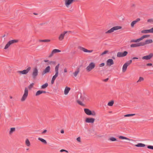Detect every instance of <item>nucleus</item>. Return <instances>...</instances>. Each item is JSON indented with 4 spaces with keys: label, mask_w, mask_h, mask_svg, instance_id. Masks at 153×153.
Wrapping results in <instances>:
<instances>
[{
    "label": "nucleus",
    "mask_w": 153,
    "mask_h": 153,
    "mask_svg": "<svg viewBox=\"0 0 153 153\" xmlns=\"http://www.w3.org/2000/svg\"><path fill=\"white\" fill-rule=\"evenodd\" d=\"M141 42L137 43L132 44L130 45V47L131 48H134L142 46Z\"/></svg>",
    "instance_id": "nucleus-20"
},
{
    "label": "nucleus",
    "mask_w": 153,
    "mask_h": 153,
    "mask_svg": "<svg viewBox=\"0 0 153 153\" xmlns=\"http://www.w3.org/2000/svg\"><path fill=\"white\" fill-rule=\"evenodd\" d=\"M118 138L121 140H126L129 141H132V140L131 139L129 138H128L126 137H124L122 136H118Z\"/></svg>",
    "instance_id": "nucleus-22"
},
{
    "label": "nucleus",
    "mask_w": 153,
    "mask_h": 153,
    "mask_svg": "<svg viewBox=\"0 0 153 153\" xmlns=\"http://www.w3.org/2000/svg\"><path fill=\"white\" fill-rule=\"evenodd\" d=\"M48 86V84L47 83H45L44 84L41 86L42 89H44L46 88Z\"/></svg>",
    "instance_id": "nucleus-33"
},
{
    "label": "nucleus",
    "mask_w": 153,
    "mask_h": 153,
    "mask_svg": "<svg viewBox=\"0 0 153 153\" xmlns=\"http://www.w3.org/2000/svg\"><path fill=\"white\" fill-rule=\"evenodd\" d=\"M80 72L79 68H77L76 70L73 73V75L74 77H76Z\"/></svg>",
    "instance_id": "nucleus-24"
},
{
    "label": "nucleus",
    "mask_w": 153,
    "mask_h": 153,
    "mask_svg": "<svg viewBox=\"0 0 153 153\" xmlns=\"http://www.w3.org/2000/svg\"><path fill=\"white\" fill-rule=\"evenodd\" d=\"M131 7H136V5L135 4L133 3L131 4Z\"/></svg>",
    "instance_id": "nucleus-50"
},
{
    "label": "nucleus",
    "mask_w": 153,
    "mask_h": 153,
    "mask_svg": "<svg viewBox=\"0 0 153 153\" xmlns=\"http://www.w3.org/2000/svg\"><path fill=\"white\" fill-rule=\"evenodd\" d=\"M114 64L113 60L112 59H109L106 61V65L107 66H110L111 65Z\"/></svg>",
    "instance_id": "nucleus-18"
},
{
    "label": "nucleus",
    "mask_w": 153,
    "mask_h": 153,
    "mask_svg": "<svg viewBox=\"0 0 153 153\" xmlns=\"http://www.w3.org/2000/svg\"><path fill=\"white\" fill-rule=\"evenodd\" d=\"M141 32L142 33H153V29L152 28L149 30H142Z\"/></svg>",
    "instance_id": "nucleus-21"
},
{
    "label": "nucleus",
    "mask_w": 153,
    "mask_h": 153,
    "mask_svg": "<svg viewBox=\"0 0 153 153\" xmlns=\"http://www.w3.org/2000/svg\"><path fill=\"white\" fill-rule=\"evenodd\" d=\"M95 121V119L92 117H87L85 118V121L87 123L93 124Z\"/></svg>",
    "instance_id": "nucleus-12"
},
{
    "label": "nucleus",
    "mask_w": 153,
    "mask_h": 153,
    "mask_svg": "<svg viewBox=\"0 0 153 153\" xmlns=\"http://www.w3.org/2000/svg\"><path fill=\"white\" fill-rule=\"evenodd\" d=\"M149 35H145L142 36L140 38L137 39V42H139L143 40V39L145 38H147L149 37Z\"/></svg>",
    "instance_id": "nucleus-23"
},
{
    "label": "nucleus",
    "mask_w": 153,
    "mask_h": 153,
    "mask_svg": "<svg viewBox=\"0 0 153 153\" xmlns=\"http://www.w3.org/2000/svg\"><path fill=\"white\" fill-rule=\"evenodd\" d=\"M34 84L32 83L28 86V88L29 89H31L33 87Z\"/></svg>",
    "instance_id": "nucleus-38"
},
{
    "label": "nucleus",
    "mask_w": 153,
    "mask_h": 153,
    "mask_svg": "<svg viewBox=\"0 0 153 153\" xmlns=\"http://www.w3.org/2000/svg\"><path fill=\"white\" fill-rule=\"evenodd\" d=\"M40 42H49L50 41V40L49 39H45V40H40Z\"/></svg>",
    "instance_id": "nucleus-39"
},
{
    "label": "nucleus",
    "mask_w": 153,
    "mask_h": 153,
    "mask_svg": "<svg viewBox=\"0 0 153 153\" xmlns=\"http://www.w3.org/2000/svg\"><path fill=\"white\" fill-rule=\"evenodd\" d=\"M18 41L16 40H13L9 41L5 45L4 49L6 50L8 49L10 46L15 43L18 42Z\"/></svg>",
    "instance_id": "nucleus-6"
},
{
    "label": "nucleus",
    "mask_w": 153,
    "mask_h": 153,
    "mask_svg": "<svg viewBox=\"0 0 153 153\" xmlns=\"http://www.w3.org/2000/svg\"><path fill=\"white\" fill-rule=\"evenodd\" d=\"M147 148L148 149H151L153 150V146H147Z\"/></svg>",
    "instance_id": "nucleus-46"
},
{
    "label": "nucleus",
    "mask_w": 153,
    "mask_h": 153,
    "mask_svg": "<svg viewBox=\"0 0 153 153\" xmlns=\"http://www.w3.org/2000/svg\"><path fill=\"white\" fill-rule=\"evenodd\" d=\"M114 103V102L113 100H111L109 102L108 104V105L109 106H112Z\"/></svg>",
    "instance_id": "nucleus-36"
},
{
    "label": "nucleus",
    "mask_w": 153,
    "mask_h": 153,
    "mask_svg": "<svg viewBox=\"0 0 153 153\" xmlns=\"http://www.w3.org/2000/svg\"><path fill=\"white\" fill-rule=\"evenodd\" d=\"M10 99H12L13 98V97L12 96H10Z\"/></svg>",
    "instance_id": "nucleus-56"
},
{
    "label": "nucleus",
    "mask_w": 153,
    "mask_h": 153,
    "mask_svg": "<svg viewBox=\"0 0 153 153\" xmlns=\"http://www.w3.org/2000/svg\"><path fill=\"white\" fill-rule=\"evenodd\" d=\"M145 146V144L140 143H138L137 144L134 145V146L138 147H144Z\"/></svg>",
    "instance_id": "nucleus-29"
},
{
    "label": "nucleus",
    "mask_w": 153,
    "mask_h": 153,
    "mask_svg": "<svg viewBox=\"0 0 153 153\" xmlns=\"http://www.w3.org/2000/svg\"><path fill=\"white\" fill-rule=\"evenodd\" d=\"M84 111L86 114L88 115H92L93 116H95L97 115V113L94 110L91 111L89 109L85 108L84 109Z\"/></svg>",
    "instance_id": "nucleus-4"
},
{
    "label": "nucleus",
    "mask_w": 153,
    "mask_h": 153,
    "mask_svg": "<svg viewBox=\"0 0 153 153\" xmlns=\"http://www.w3.org/2000/svg\"><path fill=\"white\" fill-rule=\"evenodd\" d=\"M60 52L61 51L59 49H54L52 51L51 53L49 56L48 57L49 58H51L53 56L54 54Z\"/></svg>",
    "instance_id": "nucleus-16"
},
{
    "label": "nucleus",
    "mask_w": 153,
    "mask_h": 153,
    "mask_svg": "<svg viewBox=\"0 0 153 153\" xmlns=\"http://www.w3.org/2000/svg\"><path fill=\"white\" fill-rule=\"evenodd\" d=\"M76 0H64L65 4L68 8L69 7L70 5Z\"/></svg>",
    "instance_id": "nucleus-11"
},
{
    "label": "nucleus",
    "mask_w": 153,
    "mask_h": 153,
    "mask_svg": "<svg viewBox=\"0 0 153 153\" xmlns=\"http://www.w3.org/2000/svg\"><path fill=\"white\" fill-rule=\"evenodd\" d=\"M60 152H66L67 153L68 152L67 151L64 150V149H61L60 151Z\"/></svg>",
    "instance_id": "nucleus-47"
},
{
    "label": "nucleus",
    "mask_w": 153,
    "mask_h": 153,
    "mask_svg": "<svg viewBox=\"0 0 153 153\" xmlns=\"http://www.w3.org/2000/svg\"><path fill=\"white\" fill-rule=\"evenodd\" d=\"M108 52V51H105L101 54V55H102L107 53Z\"/></svg>",
    "instance_id": "nucleus-44"
},
{
    "label": "nucleus",
    "mask_w": 153,
    "mask_h": 153,
    "mask_svg": "<svg viewBox=\"0 0 153 153\" xmlns=\"http://www.w3.org/2000/svg\"><path fill=\"white\" fill-rule=\"evenodd\" d=\"M61 133L62 134L64 133V131L63 130H61Z\"/></svg>",
    "instance_id": "nucleus-53"
},
{
    "label": "nucleus",
    "mask_w": 153,
    "mask_h": 153,
    "mask_svg": "<svg viewBox=\"0 0 153 153\" xmlns=\"http://www.w3.org/2000/svg\"><path fill=\"white\" fill-rule=\"evenodd\" d=\"M58 74L55 73V75L53 76V77L52 78L51 82V84H53L54 83V80L56 79V77L58 76Z\"/></svg>",
    "instance_id": "nucleus-27"
},
{
    "label": "nucleus",
    "mask_w": 153,
    "mask_h": 153,
    "mask_svg": "<svg viewBox=\"0 0 153 153\" xmlns=\"http://www.w3.org/2000/svg\"><path fill=\"white\" fill-rule=\"evenodd\" d=\"M31 69V67H29L26 70H24L22 71H18L17 73L20 74H26L28 73Z\"/></svg>",
    "instance_id": "nucleus-10"
},
{
    "label": "nucleus",
    "mask_w": 153,
    "mask_h": 153,
    "mask_svg": "<svg viewBox=\"0 0 153 153\" xmlns=\"http://www.w3.org/2000/svg\"><path fill=\"white\" fill-rule=\"evenodd\" d=\"M28 94V91L27 88H25L24 92L21 97L20 100L22 102L25 101L27 99Z\"/></svg>",
    "instance_id": "nucleus-2"
},
{
    "label": "nucleus",
    "mask_w": 153,
    "mask_h": 153,
    "mask_svg": "<svg viewBox=\"0 0 153 153\" xmlns=\"http://www.w3.org/2000/svg\"><path fill=\"white\" fill-rule=\"evenodd\" d=\"M54 62H53V61H50L49 62V64H54Z\"/></svg>",
    "instance_id": "nucleus-52"
},
{
    "label": "nucleus",
    "mask_w": 153,
    "mask_h": 153,
    "mask_svg": "<svg viewBox=\"0 0 153 153\" xmlns=\"http://www.w3.org/2000/svg\"><path fill=\"white\" fill-rule=\"evenodd\" d=\"M47 130H44L42 133V134H44L45 133L47 132Z\"/></svg>",
    "instance_id": "nucleus-49"
},
{
    "label": "nucleus",
    "mask_w": 153,
    "mask_h": 153,
    "mask_svg": "<svg viewBox=\"0 0 153 153\" xmlns=\"http://www.w3.org/2000/svg\"><path fill=\"white\" fill-rule=\"evenodd\" d=\"M132 60H130L125 63L123 65L122 67V72H125L126 71L127 67L132 63Z\"/></svg>",
    "instance_id": "nucleus-8"
},
{
    "label": "nucleus",
    "mask_w": 153,
    "mask_h": 153,
    "mask_svg": "<svg viewBox=\"0 0 153 153\" xmlns=\"http://www.w3.org/2000/svg\"><path fill=\"white\" fill-rule=\"evenodd\" d=\"M135 115V114H127L125 115L124 116L125 117H132L133 116H134Z\"/></svg>",
    "instance_id": "nucleus-37"
},
{
    "label": "nucleus",
    "mask_w": 153,
    "mask_h": 153,
    "mask_svg": "<svg viewBox=\"0 0 153 153\" xmlns=\"http://www.w3.org/2000/svg\"><path fill=\"white\" fill-rule=\"evenodd\" d=\"M108 140L112 142L116 141H117V138L114 137H111L108 139Z\"/></svg>",
    "instance_id": "nucleus-31"
},
{
    "label": "nucleus",
    "mask_w": 153,
    "mask_h": 153,
    "mask_svg": "<svg viewBox=\"0 0 153 153\" xmlns=\"http://www.w3.org/2000/svg\"><path fill=\"white\" fill-rule=\"evenodd\" d=\"M25 145L27 147H30L31 146V143L29 140L27 138L25 141Z\"/></svg>",
    "instance_id": "nucleus-26"
},
{
    "label": "nucleus",
    "mask_w": 153,
    "mask_h": 153,
    "mask_svg": "<svg viewBox=\"0 0 153 153\" xmlns=\"http://www.w3.org/2000/svg\"><path fill=\"white\" fill-rule=\"evenodd\" d=\"M96 67L95 62H90L86 68V70L88 72H90L93 70Z\"/></svg>",
    "instance_id": "nucleus-3"
},
{
    "label": "nucleus",
    "mask_w": 153,
    "mask_h": 153,
    "mask_svg": "<svg viewBox=\"0 0 153 153\" xmlns=\"http://www.w3.org/2000/svg\"><path fill=\"white\" fill-rule=\"evenodd\" d=\"M39 74V71L37 67H35L32 69L31 72V76L33 79H35L37 77Z\"/></svg>",
    "instance_id": "nucleus-1"
},
{
    "label": "nucleus",
    "mask_w": 153,
    "mask_h": 153,
    "mask_svg": "<svg viewBox=\"0 0 153 153\" xmlns=\"http://www.w3.org/2000/svg\"><path fill=\"white\" fill-rule=\"evenodd\" d=\"M38 139L44 144H46L47 143L46 140L42 138L39 137L38 138Z\"/></svg>",
    "instance_id": "nucleus-32"
},
{
    "label": "nucleus",
    "mask_w": 153,
    "mask_h": 153,
    "mask_svg": "<svg viewBox=\"0 0 153 153\" xmlns=\"http://www.w3.org/2000/svg\"><path fill=\"white\" fill-rule=\"evenodd\" d=\"M51 70V68L50 66H47L43 71L42 74L44 75L46 73L49 72Z\"/></svg>",
    "instance_id": "nucleus-17"
},
{
    "label": "nucleus",
    "mask_w": 153,
    "mask_h": 153,
    "mask_svg": "<svg viewBox=\"0 0 153 153\" xmlns=\"http://www.w3.org/2000/svg\"><path fill=\"white\" fill-rule=\"evenodd\" d=\"M44 61L45 62H47L48 61V60H45Z\"/></svg>",
    "instance_id": "nucleus-55"
},
{
    "label": "nucleus",
    "mask_w": 153,
    "mask_h": 153,
    "mask_svg": "<svg viewBox=\"0 0 153 153\" xmlns=\"http://www.w3.org/2000/svg\"><path fill=\"white\" fill-rule=\"evenodd\" d=\"M147 22L149 23H153V19H149L147 20Z\"/></svg>",
    "instance_id": "nucleus-40"
},
{
    "label": "nucleus",
    "mask_w": 153,
    "mask_h": 153,
    "mask_svg": "<svg viewBox=\"0 0 153 153\" xmlns=\"http://www.w3.org/2000/svg\"><path fill=\"white\" fill-rule=\"evenodd\" d=\"M46 93V92L45 91L42 90H39L36 93L35 96H37L42 93Z\"/></svg>",
    "instance_id": "nucleus-28"
},
{
    "label": "nucleus",
    "mask_w": 153,
    "mask_h": 153,
    "mask_svg": "<svg viewBox=\"0 0 153 153\" xmlns=\"http://www.w3.org/2000/svg\"><path fill=\"white\" fill-rule=\"evenodd\" d=\"M146 65L147 66H152L153 67V66H152V63H147L146 64Z\"/></svg>",
    "instance_id": "nucleus-48"
},
{
    "label": "nucleus",
    "mask_w": 153,
    "mask_h": 153,
    "mask_svg": "<svg viewBox=\"0 0 153 153\" xmlns=\"http://www.w3.org/2000/svg\"><path fill=\"white\" fill-rule=\"evenodd\" d=\"M15 131V128H10V130L9 131V134H11Z\"/></svg>",
    "instance_id": "nucleus-34"
},
{
    "label": "nucleus",
    "mask_w": 153,
    "mask_h": 153,
    "mask_svg": "<svg viewBox=\"0 0 153 153\" xmlns=\"http://www.w3.org/2000/svg\"><path fill=\"white\" fill-rule=\"evenodd\" d=\"M108 79V78H107V79H105V81H107Z\"/></svg>",
    "instance_id": "nucleus-57"
},
{
    "label": "nucleus",
    "mask_w": 153,
    "mask_h": 153,
    "mask_svg": "<svg viewBox=\"0 0 153 153\" xmlns=\"http://www.w3.org/2000/svg\"><path fill=\"white\" fill-rule=\"evenodd\" d=\"M130 42H135V43H136V42H137V39H132V40H131L130 41Z\"/></svg>",
    "instance_id": "nucleus-43"
},
{
    "label": "nucleus",
    "mask_w": 153,
    "mask_h": 153,
    "mask_svg": "<svg viewBox=\"0 0 153 153\" xmlns=\"http://www.w3.org/2000/svg\"><path fill=\"white\" fill-rule=\"evenodd\" d=\"M28 149H26V150H28Z\"/></svg>",
    "instance_id": "nucleus-58"
},
{
    "label": "nucleus",
    "mask_w": 153,
    "mask_h": 153,
    "mask_svg": "<svg viewBox=\"0 0 153 153\" xmlns=\"http://www.w3.org/2000/svg\"><path fill=\"white\" fill-rule=\"evenodd\" d=\"M122 27L121 26H115L112 27L110 30H108L105 32L106 34H109L113 33L115 30H118L121 29H122Z\"/></svg>",
    "instance_id": "nucleus-5"
},
{
    "label": "nucleus",
    "mask_w": 153,
    "mask_h": 153,
    "mask_svg": "<svg viewBox=\"0 0 153 153\" xmlns=\"http://www.w3.org/2000/svg\"><path fill=\"white\" fill-rule=\"evenodd\" d=\"M128 52L127 51H124L123 52H118L117 54V56L118 57H123L126 56Z\"/></svg>",
    "instance_id": "nucleus-13"
},
{
    "label": "nucleus",
    "mask_w": 153,
    "mask_h": 153,
    "mask_svg": "<svg viewBox=\"0 0 153 153\" xmlns=\"http://www.w3.org/2000/svg\"><path fill=\"white\" fill-rule=\"evenodd\" d=\"M64 72L65 73H67V70L66 68H65L64 69Z\"/></svg>",
    "instance_id": "nucleus-51"
},
{
    "label": "nucleus",
    "mask_w": 153,
    "mask_h": 153,
    "mask_svg": "<svg viewBox=\"0 0 153 153\" xmlns=\"http://www.w3.org/2000/svg\"><path fill=\"white\" fill-rule=\"evenodd\" d=\"M140 20V19L137 18L135 20L132 22L131 24V27H134V25L136 24L137 22H139Z\"/></svg>",
    "instance_id": "nucleus-19"
},
{
    "label": "nucleus",
    "mask_w": 153,
    "mask_h": 153,
    "mask_svg": "<svg viewBox=\"0 0 153 153\" xmlns=\"http://www.w3.org/2000/svg\"><path fill=\"white\" fill-rule=\"evenodd\" d=\"M144 79L142 77H140L139 78V79L138 81L137 82V83H139L143 81L144 80Z\"/></svg>",
    "instance_id": "nucleus-35"
},
{
    "label": "nucleus",
    "mask_w": 153,
    "mask_h": 153,
    "mask_svg": "<svg viewBox=\"0 0 153 153\" xmlns=\"http://www.w3.org/2000/svg\"><path fill=\"white\" fill-rule=\"evenodd\" d=\"M76 140L77 141L79 142H81V138L80 137H77L76 138Z\"/></svg>",
    "instance_id": "nucleus-45"
},
{
    "label": "nucleus",
    "mask_w": 153,
    "mask_h": 153,
    "mask_svg": "<svg viewBox=\"0 0 153 153\" xmlns=\"http://www.w3.org/2000/svg\"><path fill=\"white\" fill-rule=\"evenodd\" d=\"M78 48L83 52L86 53H91L93 52V50H88V49L81 46H79Z\"/></svg>",
    "instance_id": "nucleus-15"
},
{
    "label": "nucleus",
    "mask_w": 153,
    "mask_h": 153,
    "mask_svg": "<svg viewBox=\"0 0 153 153\" xmlns=\"http://www.w3.org/2000/svg\"><path fill=\"white\" fill-rule=\"evenodd\" d=\"M59 64H58L56 65L55 68V73L59 74Z\"/></svg>",
    "instance_id": "nucleus-30"
},
{
    "label": "nucleus",
    "mask_w": 153,
    "mask_h": 153,
    "mask_svg": "<svg viewBox=\"0 0 153 153\" xmlns=\"http://www.w3.org/2000/svg\"><path fill=\"white\" fill-rule=\"evenodd\" d=\"M71 32L70 31H65L61 33L58 37V39L60 41H62L64 38L65 35L68 33Z\"/></svg>",
    "instance_id": "nucleus-7"
},
{
    "label": "nucleus",
    "mask_w": 153,
    "mask_h": 153,
    "mask_svg": "<svg viewBox=\"0 0 153 153\" xmlns=\"http://www.w3.org/2000/svg\"><path fill=\"white\" fill-rule=\"evenodd\" d=\"M105 64L104 63H102L99 65V66L100 67H102L104 66Z\"/></svg>",
    "instance_id": "nucleus-42"
},
{
    "label": "nucleus",
    "mask_w": 153,
    "mask_h": 153,
    "mask_svg": "<svg viewBox=\"0 0 153 153\" xmlns=\"http://www.w3.org/2000/svg\"><path fill=\"white\" fill-rule=\"evenodd\" d=\"M133 59H138V58H137V57H133V58H132Z\"/></svg>",
    "instance_id": "nucleus-54"
},
{
    "label": "nucleus",
    "mask_w": 153,
    "mask_h": 153,
    "mask_svg": "<svg viewBox=\"0 0 153 153\" xmlns=\"http://www.w3.org/2000/svg\"><path fill=\"white\" fill-rule=\"evenodd\" d=\"M70 88L68 87H66L64 90V94L65 95H67L70 90Z\"/></svg>",
    "instance_id": "nucleus-25"
},
{
    "label": "nucleus",
    "mask_w": 153,
    "mask_h": 153,
    "mask_svg": "<svg viewBox=\"0 0 153 153\" xmlns=\"http://www.w3.org/2000/svg\"><path fill=\"white\" fill-rule=\"evenodd\" d=\"M77 102L78 103V104H79V105H84V104L81 101H77Z\"/></svg>",
    "instance_id": "nucleus-41"
},
{
    "label": "nucleus",
    "mask_w": 153,
    "mask_h": 153,
    "mask_svg": "<svg viewBox=\"0 0 153 153\" xmlns=\"http://www.w3.org/2000/svg\"><path fill=\"white\" fill-rule=\"evenodd\" d=\"M141 43L142 46H144L152 44L153 43V40L151 39H147L144 42H141Z\"/></svg>",
    "instance_id": "nucleus-9"
},
{
    "label": "nucleus",
    "mask_w": 153,
    "mask_h": 153,
    "mask_svg": "<svg viewBox=\"0 0 153 153\" xmlns=\"http://www.w3.org/2000/svg\"><path fill=\"white\" fill-rule=\"evenodd\" d=\"M153 56V53H150L148 55L143 56L142 59L143 60H149L151 59Z\"/></svg>",
    "instance_id": "nucleus-14"
}]
</instances>
